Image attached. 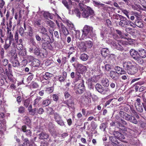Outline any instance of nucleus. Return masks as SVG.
I'll return each mask as SVG.
<instances>
[{"mask_svg":"<svg viewBox=\"0 0 146 146\" xmlns=\"http://www.w3.org/2000/svg\"><path fill=\"white\" fill-rule=\"evenodd\" d=\"M123 67L129 74L133 75L137 72L138 71L137 64L135 62L129 61L123 62Z\"/></svg>","mask_w":146,"mask_h":146,"instance_id":"obj_1","label":"nucleus"},{"mask_svg":"<svg viewBox=\"0 0 146 146\" xmlns=\"http://www.w3.org/2000/svg\"><path fill=\"white\" fill-rule=\"evenodd\" d=\"M76 76L74 80L75 82L78 81V80L81 79V75L80 74H82L84 72L86 71V67L80 64H76Z\"/></svg>","mask_w":146,"mask_h":146,"instance_id":"obj_2","label":"nucleus"},{"mask_svg":"<svg viewBox=\"0 0 146 146\" xmlns=\"http://www.w3.org/2000/svg\"><path fill=\"white\" fill-rule=\"evenodd\" d=\"M95 32L92 27L86 25L83 28L82 36H88L91 37H95L96 35Z\"/></svg>","mask_w":146,"mask_h":146,"instance_id":"obj_3","label":"nucleus"},{"mask_svg":"<svg viewBox=\"0 0 146 146\" xmlns=\"http://www.w3.org/2000/svg\"><path fill=\"white\" fill-rule=\"evenodd\" d=\"M129 53L131 57L139 64H142L144 63V60L139 56L138 51L133 49H131L129 51Z\"/></svg>","mask_w":146,"mask_h":146,"instance_id":"obj_4","label":"nucleus"},{"mask_svg":"<svg viewBox=\"0 0 146 146\" xmlns=\"http://www.w3.org/2000/svg\"><path fill=\"white\" fill-rule=\"evenodd\" d=\"M79 80L80 83L74 86V89L79 94H81L84 92L85 89L84 80L81 79Z\"/></svg>","mask_w":146,"mask_h":146,"instance_id":"obj_5","label":"nucleus"},{"mask_svg":"<svg viewBox=\"0 0 146 146\" xmlns=\"http://www.w3.org/2000/svg\"><path fill=\"white\" fill-rule=\"evenodd\" d=\"M42 46L44 47H46L48 45L49 46H51L50 43L53 42V41L51 40L48 34L42 35Z\"/></svg>","mask_w":146,"mask_h":146,"instance_id":"obj_6","label":"nucleus"},{"mask_svg":"<svg viewBox=\"0 0 146 146\" xmlns=\"http://www.w3.org/2000/svg\"><path fill=\"white\" fill-rule=\"evenodd\" d=\"M94 13V11L90 7L87 6L83 9L82 15L83 18H87L89 16L93 15Z\"/></svg>","mask_w":146,"mask_h":146,"instance_id":"obj_7","label":"nucleus"},{"mask_svg":"<svg viewBox=\"0 0 146 146\" xmlns=\"http://www.w3.org/2000/svg\"><path fill=\"white\" fill-rule=\"evenodd\" d=\"M119 17L120 21L119 23V25L123 27H127L129 25V21L125 17L119 15Z\"/></svg>","mask_w":146,"mask_h":146,"instance_id":"obj_8","label":"nucleus"},{"mask_svg":"<svg viewBox=\"0 0 146 146\" xmlns=\"http://www.w3.org/2000/svg\"><path fill=\"white\" fill-rule=\"evenodd\" d=\"M77 45L78 48L81 52H86L87 47L85 42H79L77 43Z\"/></svg>","mask_w":146,"mask_h":146,"instance_id":"obj_9","label":"nucleus"},{"mask_svg":"<svg viewBox=\"0 0 146 146\" xmlns=\"http://www.w3.org/2000/svg\"><path fill=\"white\" fill-rule=\"evenodd\" d=\"M63 103L66 104L68 108H71L72 109H74V101L72 99H69L68 100L64 101Z\"/></svg>","mask_w":146,"mask_h":146,"instance_id":"obj_10","label":"nucleus"},{"mask_svg":"<svg viewBox=\"0 0 146 146\" xmlns=\"http://www.w3.org/2000/svg\"><path fill=\"white\" fill-rule=\"evenodd\" d=\"M62 2L66 8L70 11L72 8V1L70 0H63L62 1Z\"/></svg>","mask_w":146,"mask_h":146,"instance_id":"obj_11","label":"nucleus"},{"mask_svg":"<svg viewBox=\"0 0 146 146\" xmlns=\"http://www.w3.org/2000/svg\"><path fill=\"white\" fill-rule=\"evenodd\" d=\"M37 107H34L33 109L32 108V105L30 104L28 108L29 113L30 115H37Z\"/></svg>","mask_w":146,"mask_h":146,"instance_id":"obj_12","label":"nucleus"},{"mask_svg":"<svg viewBox=\"0 0 146 146\" xmlns=\"http://www.w3.org/2000/svg\"><path fill=\"white\" fill-rule=\"evenodd\" d=\"M119 73L115 71H111L110 73V76L114 80H118L119 78Z\"/></svg>","mask_w":146,"mask_h":146,"instance_id":"obj_13","label":"nucleus"},{"mask_svg":"<svg viewBox=\"0 0 146 146\" xmlns=\"http://www.w3.org/2000/svg\"><path fill=\"white\" fill-rule=\"evenodd\" d=\"M113 134L115 137L119 139L121 141H122L125 139V137L124 135L118 131H114L113 132Z\"/></svg>","mask_w":146,"mask_h":146,"instance_id":"obj_14","label":"nucleus"},{"mask_svg":"<svg viewBox=\"0 0 146 146\" xmlns=\"http://www.w3.org/2000/svg\"><path fill=\"white\" fill-rule=\"evenodd\" d=\"M81 101L83 104L86 106L88 105L90 102L88 97L84 95L81 96Z\"/></svg>","mask_w":146,"mask_h":146,"instance_id":"obj_15","label":"nucleus"},{"mask_svg":"<svg viewBox=\"0 0 146 146\" xmlns=\"http://www.w3.org/2000/svg\"><path fill=\"white\" fill-rule=\"evenodd\" d=\"M119 114L121 117L124 119L128 121H129L130 120V119L131 116L122 111H121L119 112Z\"/></svg>","mask_w":146,"mask_h":146,"instance_id":"obj_16","label":"nucleus"},{"mask_svg":"<svg viewBox=\"0 0 146 146\" xmlns=\"http://www.w3.org/2000/svg\"><path fill=\"white\" fill-rule=\"evenodd\" d=\"M117 44L115 47V48L119 50H123L122 45L124 44L125 42L122 40H117Z\"/></svg>","mask_w":146,"mask_h":146,"instance_id":"obj_17","label":"nucleus"},{"mask_svg":"<svg viewBox=\"0 0 146 146\" xmlns=\"http://www.w3.org/2000/svg\"><path fill=\"white\" fill-rule=\"evenodd\" d=\"M10 61L11 63L12 66L14 67H18L19 66V63L15 57L11 58Z\"/></svg>","mask_w":146,"mask_h":146,"instance_id":"obj_18","label":"nucleus"},{"mask_svg":"<svg viewBox=\"0 0 146 146\" xmlns=\"http://www.w3.org/2000/svg\"><path fill=\"white\" fill-rule=\"evenodd\" d=\"M42 99V98L40 96H37L36 98L34 100V103L33 106L34 107H38L40 106V101Z\"/></svg>","mask_w":146,"mask_h":146,"instance_id":"obj_19","label":"nucleus"},{"mask_svg":"<svg viewBox=\"0 0 146 146\" xmlns=\"http://www.w3.org/2000/svg\"><path fill=\"white\" fill-rule=\"evenodd\" d=\"M29 51L31 52H33L35 55H38L39 54V51L38 48L36 47L34 48L31 47L29 49Z\"/></svg>","mask_w":146,"mask_h":146,"instance_id":"obj_20","label":"nucleus"},{"mask_svg":"<svg viewBox=\"0 0 146 146\" xmlns=\"http://www.w3.org/2000/svg\"><path fill=\"white\" fill-rule=\"evenodd\" d=\"M95 88L96 90L99 93H102L104 91V88L102 86L101 84L99 83H97L96 84Z\"/></svg>","mask_w":146,"mask_h":146,"instance_id":"obj_21","label":"nucleus"},{"mask_svg":"<svg viewBox=\"0 0 146 146\" xmlns=\"http://www.w3.org/2000/svg\"><path fill=\"white\" fill-rule=\"evenodd\" d=\"M126 134L127 136L129 138L135 137L134 132L129 129H128L127 130Z\"/></svg>","mask_w":146,"mask_h":146,"instance_id":"obj_22","label":"nucleus"},{"mask_svg":"<svg viewBox=\"0 0 146 146\" xmlns=\"http://www.w3.org/2000/svg\"><path fill=\"white\" fill-rule=\"evenodd\" d=\"M39 138L41 139H46L48 138V134L45 132H42L39 135Z\"/></svg>","mask_w":146,"mask_h":146,"instance_id":"obj_23","label":"nucleus"},{"mask_svg":"<svg viewBox=\"0 0 146 146\" xmlns=\"http://www.w3.org/2000/svg\"><path fill=\"white\" fill-rule=\"evenodd\" d=\"M139 56L145 58L146 57V50L143 49H141L138 50Z\"/></svg>","mask_w":146,"mask_h":146,"instance_id":"obj_24","label":"nucleus"},{"mask_svg":"<svg viewBox=\"0 0 146 146\" xmlns=\"http://www.w3.org/2000/svg\"><path fill=\"white\" fill-rule=\"evenodd\" d=\"M101 51V54L104 57H106L109 54V51L108 48H103Z\"/></svg>","mask_w":146,"mask_h":146,"instance_id":"obj_25","label":"nucleus"},{"mask_svg":"<svg viewBox=\"0 0 146 146\" xmlns=\"http://www.w3.org/2000/svg\"><path fill=\"white\" fill-rule=\"evenodd\" d=\"M7 33H8V40H9L10 42H11L13 41L14 40L13 33L11 31H9V27H7Z\"/></svg>","mask_w":146,"mask_h":146,"instance_id":"obj_26","label":"nucleus"},{"mask_svg":"<svg viewBox=\"0 0 146 146\" xmlns=\"http://www.w3.org/2000/svg\"><path fill=\"white\" fill-rule=\"evenodd\" d=\"M60 25H61L62 30L64 34L66 36L68 35L69 34V32L68 29L62 23H61Z\"/></svg>","mask_w":146,"mask_h":146,"instance_id":"obj_27","label":"nucleus"},{"mask_svg":"<svg viewBox=\"0 0 146 146\" xmlns=\"http://www.w3.org/2000/svg\"><path fill=\"white\" fill-rule=\"evenodd\" d=\"M24 105L26 108L27 107L29 106H30L32 102L31 100L29 99L28 98L25 100L23 101Z\"/></svg>","mask_w":146,"mask_h":146,"instance_id":"obj_28","label":"nucleus"},{"mask_svg":"<svg viewBox=\"0 0 146 146\" xmlns=\"http://www.w3.org/2000/svg\"><path fill=\"white\" fill-rule=\"evenodd\" d=\"M66 23L69 29L70 30L75 31V28L74 25L71 21L68 20L66 21Z\"/></svg>","mask_w":146,"mask_h":146,"instance_id":"obj_29","label":"nucleus"},{"mask_svg":"<svg viewBox=\"0 0 146 146\" xmlns=\"http://www.w3.org/2000/svg\"><path fill=\"white\" fill-rule=\"evenodd\" d=\"M22 138L24 141L23 144L24 146H30L31 143L27 138H25L23 136H22Z\"/></svg>","mask_w":146,"mask_h":146,"instance_id":"obj_30","label":"nucleus"},{"mask_svg":"<svg viewBox=\"0 0 146 146\" xmlns=\"http://www.w3.org/2000/svg\"><path fill=\"white\" fill-rule=\"evenodd\" d=\"M101 83L105 87H108L109 84V80L106 78H103L101 80Z\"/></svg>","mask_w":146,"mask_h":146,"instance_id":"obj_31","label":"nucleus"},{"mask_svg":"<svg viewBox=\"0 0 146 146\" xmlns=\"http://www.w3.org/2000/svg\"><path fill=\"white\" fill-rule=\"evenodd\" d=\"M52 74L49 72H46L45 74L43 76V78L46 80H48L50 79L52 77Z\"/></svg>","mask_w":146,"mask_h":146,"instance_id":"obj_32","label":"nucleus"},{"mask_svg":"<svg viewBox=\"0 0 146 146\" xmlns=\"http://www.w3.org/2000/svg\"><path fill=\"white\" fill-rule=\"evenodd\" d=\"M43 16L46 19L48 18H49L50 19H52V16L51 15L50 13L48 12H44L43 13Z\"/></svg>","mask_w":146,"mask_h":146,"instance_id":"obj_33","label":"nucleus"},{"mask_svg":"<svg viewBox=\"0 0 146 146\" xmlns=\"http://www.w3.org/2000/svg\"><path fill=\"white\" fill-rule=\"evenodd\" d=\"M62 118V117L60 114L57 112H54V118L55 121L59 120Z\"/></svg>","mask_w":146,"mask_h":146,"instance_id":"obj_34","label":"nucleus"},{"mask_svg":"<svg viewBox=\"0 0 146 146\" xmlns=\"http://www.w3.org/2000/svg\"><path fill=\"white\" fill-rule=\"evenodd\" d=\"M88 55L86 54H81L80 56V59L84 61L87 60L88 58Z\"/></svg>","mask_w":146,"mask_h":146,"instance_id":"obj_35","label":"nucleus"},{"mask_svg":"<svg viewBox=\"0 0 146 146\" xmlns=\"http://www.w3.org/2000/svg\"><path fill=\"white\" fill-rule=\"evenodd\" d=\"M28 28V32L27 33L28 35L30 36H33L34 35L33 29L30 26H29Z\"/></svg>","mask_w":146,"mask_h":146,"instance_id":"obj_36","label":"nucleus"},{"mask_svg":"<svg viewBox=\"0 0 146 146\" xmlns=\"http://www.w3.org/2000/svg\"><path fill=\"white\" fill-rule=\"evenodd\" d=\"M115 31L116 33L121 38H124L125 36H127L126 35L123 34L122 32L119 30L116 29Z\"/></svg>","mask_w":146,"mask_h":146,"instance_id":"obj_37","label":"nucleus"},{"mask_svg":"<svg viewBox=\"0 0 146 146\" xmlns=\"http://www.w3.org/2000/svg\"><path fill=\"white\" fill-rule=\"evenodd\" d=\"M135 25L139 28H142L143 26V23L140 21L137 20L135 22Z\"/></svg>","mask_w":146,"mask_h":146,"instance_id":"obj_38","label":"nucleus"},{"mask_svg":"<svg viewBox=\"0 0 146 146\" xmlns=\"http://www.w3.org/2000/svg\"><path fill=\"white\" fill-rule=\"evenodd\" d=\"M93 3L94 4L95 6H97L98 5H100V7L103 8H105L106 7V5L104 4L101 3L100 2H96L95 1H93Z\"/></svg>","mask_w":146,"mask_h":146,"instance_id":"obj_39","label":"nucleus"},{"mask_svg":"<svg viewBox=\"0 0 146 146\" xmlns=\"http://www.w3.org/2000/svg\"><path fill=\"white\" fill-rule=\"evenodd\" d=\"M85 42L86 44V45L87 46V48H91L93 45L92 42L90 40L86 41Z\"/></svg>","mask_w":146,"mask_h":146,"instance_id":"obj_40","label":"nucleus"},{"mask_svg":"<svg viewBox=\"0 0 146 146\" xmlns=\"http://www.w3.org/2000/svg\"><path fill=\"white\" fill-rule=\"evenodd\" d=\"M24 121L25 124L29 125L30 124L31 121L29 117L27 116H25L24 117Z\"/></svg>","mask_w":146,"mask_h":146,"instance_id":"obj_41","label":"nucleus"},{"mask_svg":"<svg viewBox=\"0 0 146 146\" xmlns=\"http://www.w3.org/2000/svg\"><path fill=\"white\" fill-rule=\"evenodd\" d=\"M57 123L61 126H65L64 121L62 119V118L56 121Z\"/></svg>","mask_w":146,"mask_h":146,"instance_id":"obj_42","label":"nucleus"},{"mask_svg":"<svg viewBox=\"0 0 146 146\" xmlns=\"http://www.w3.org/2000/svg\"><path fill=\"white\" fill-rule=\"evenodd\" d=\"M50 101L49 100H44L42 102V104L45 107L48 106L50 103Z\"/></svg>","mask_w":146,"mask_h":146,"instance_id":"obj_43","label":"nucleus"},{"mask_svg":"<svg viewBox=\"0 0 146 146\" xmlns=\"http://www.w3.org/2000/svg\"><path fill=\"white\" fill-rule=\"evenodd\" d=\"M129 121L135 124H137L138 123L137 120L134 117L132 116H131Z\"/></svg>","mask_w":146,"mask_h":146,"instance_id":"obj_44","label":"nucleus"},{"mask_svg":"<svg viewBox=\"0 0 146 146\" xmlns=\"http://www.w3.org/2000/svg\"><path fill=\"white\" fill-rule=\"evenodd\" d=\"M73 13L76 14L77 17H80L81 13L78 9H75L72 11Z\"/></svg>","mask_w":146,"mask_h":146,"instance_id":"obj_45","label":"nucleus"},{"mask_svg":"<svg viewBox=\"0 0 146 146\" xmlns=\"http://www.w3.org/2000/svg\"><path fill=\"white\" fill-rule=\"evenodd\" d=\"M95 78H89L88 80V85H90V86H92V83L93 82H96Z\"/></svg>","mask_w":146,"mask_h":146,"instance_id":"obj_46","label":"nucleus"},{"mask_svg":"<svg viewBox=\"0 0 146 146\" xmlns=\"http://www.w3.org/2000/svg\"><path fill=\"white\" fill-rule=\"evenodd\" d=\"M46 22L47 25L50 27H52L54 26V23L50 20H48Z\"/></svg>","mask_w":146,"mask_h":146,"instance_id":"obj_47","label":"nucleus"},{"mask_svg":"<svg viewBox=\"0 0 146 146\" xmlns=\"http://www.w3.org/2000/svg\"><path fill=\"white\" fill-rule=\"evenodd\" d=\"M33 63L35 66H38L40 64V62L38 59H36L33 62Z\"/></svg>","mask_w":146,"mask_h":146,"instance_id":"obj_48","label":"nucleus"},{"mask_svg":"<svg viewBox=\"0 0 146 146\" xmlns=\"http://www.w3.org/2000/svg\"><path fill=\"white\" fill-rule=\"evenodd\" d=\"M40 33L42 34V35L48 34L47 33V30L44 27L42 28L41 29Z\"/></svg>","mask_w":146,"mask_h":146,"instance_id":"obj_49","label":"nucleus"},{"mask_svg":"<svg viewBox=\"0 0 146 146\" xmlns=\"http://www.w3.org/2000/svg\"><path fill=\"white\" fill-rule=\"evenodd\" d=\"M48 113L49 114L52 115L54 114V110L53 109L51 108H48Z\"/></svg>","mask_w":146,"mask_h":146,"instance_id":"obj_50","label":"nucleus"},{"mask_svg":"<svg viewBox=\"0 0 146 146\" xmlns=\"http://www.w3.org/2000/svg\"><path fill=\"white\" fill-rule=\"evenodd\" d=\"M11 42H10L8 43H7L6 41H5V44L4 45V48L5 50H7L10 46Z\"/></svg>","mask_w":146,"mask_h":146,"instance_id":"obj_51","label":"nucleus"},{"mask_svg":"<svg viewBox=\"0 0 146 146\" xmlns=\"http://www.w3.org/2000/svg\"><path fill=\"white\" fill-rule=\"evenodd\" d=\"M44 112V110L42 108H40L38 109H37V114L38 113L39 114H42Z\"/></svg>","mask_w":146,"mask_h":146,"instance_id":"obj_52","label":"nucleus"},{"mask_svg":"<svg viewBox=\"0 0 146 146\" xmlns=\"http://www.w3.org/2000/svg\"><path fill=\"white\" fill-rule=\"evenodd\" d=\"M25 110V108L24 107L22 106H21L19 108L18 110V112L20 113H23Z\"/></svg>","mask_w":146,"mask_h":146,"instance_id":"obj_53","label":"nucleus"},{"mask_svg":"<svg viewBox=\"0 0 146 146\" xmlns=\"http://www.w3.org/2000/svg\"><path fill=\"white\" fill-rule=\"evenodd\" d=\"M79 6L80 9V10L82 11H83V9L85 7H87L85 5H84L83 3H80L79 4Z\"/></svg>","mask_w":146,"mask_h":146,"instance_id":"obj_54","label":"nucleus"},{"mask_svg":"<svg viewBox=\"0 0 146 146\" xmlns=\"http://www.w3.org/2000/svg\"><path fill=\"white\" fill-rule=\"evenodd\" d=\"M110 92V89L108 88H104V90L103 92V94H108Z\"/></svg>","mask_w":146,"mask_h":146,"instance_id":"obj_55","label":"nucleus"},{"mask_svg":"<svg viewBox=\"0 0 146 146\" xmlns=\"http://www.w3.org/2000/svg\"><path fill=\"white\" fill-rule=\"evenodd\" d=\"M69 50L70 51L69 52L68 54H70V55L72 54V52H74L76 50L75 48L74 47H70L69 48Z\"/></svg>","mask_w":146,"mask_h":146,"instance_id":"obj_56","label":"nucleus"},{"mask_svg":"<svg viewBox=\"0 0 146 146\" xmlns=\"http://www.w3.org/2000/svg\"><path fill=\"white\" fill-rule=\"evenodd\" d=\"M23 45L21 43L18 44L17 45V48L19 50H21L23 48Z\"/></svg>","mask_w":146,"mask_h":146,"instance_id":"obj_57","label":"nucleus"},{"mask_svg":"<svg viewBox=\"0 0 146 146\" xmlns=\"http://www.w3.org/2000/svg\"><path fill=\"white\" fill-rule=\"evenodd\" d=\"M25 133H26V135L27 137H30L32 135V133L29 129H27Z\"/></svg>","mask_w":146,"mask_h":146,"instance_id":"obj_58","label":"nucleus"},{"mask_svg":"<svg viewBox=\"0 0 146 146\" xmlns=\"http://www.w3.org/2000/svg\"><path fill=\"white\" fill-rule=\"evenodd\" d=\"M116 41L111 40V44L115 48L116 47L117 44V42H116Z\"/></svg>","mask_w":146,"mask_h":146,"instance_id":"obj_59","label":"nucleus"},{"mask_svg":"<svg viewBox=\"0 0 146 146\" xmlns=\"http://www.w3.org/2000/svg\"><path fill=\"white\" fill-rule=\"evenodd\" d=\"M138 108H137L136 109L139 112H142L143 111V107L141 106H138Z\"/></svg>","mask_w":146,"mask_h":146,"instance_id":"obj_60","label":"nucleus"},{"mask_svg":"<svg viewBox=\"0 0 146 146\" xmlns=\"http://www.w3.org/2000/svg\"><path fill=\"white\" fill-rule=\"evenodd\" d=\"M52 98L53 100L54 101H57L58 99V96L55 94H54L52 95Z\"/></svg>","mask_w":146,"mask_h":146,"instance_id":"obj_61","label":"nucleus"},{"mask_svg":"<svg viewBox=\"0 0 146 146\" xmlns=\"http://www.w3.org/2000/svg\"><path fill=\"white\" fill-rule=\"evenodd\" d=\"M114 69L117 72H120L121 70L122 69V68L119 66H117L115 67Z\"/></svg>","mask_w":146,"mask_h":146,"instance_id":"obj_62","label":"nucleus"},{"mask_svg":"<svg viewBox=\"0 0 146 146\" xmlns=\"http://www.w3.org/2000/svg\"><path fill=\"white\" fill-rule=\"evenodd\" d=\"M5 31H3L1 29H0V37H4L5 35Z\"/></svg>","mask_w":146,"mask_h":146,"instance_id":"obj_63","label":"nucleus"},{"mask_svg":"<svg viewBox=\"0 0 146 146\" xmlns=\"http://www.w3.org/2000/svg\"><path fill=\"white\" fill-rule=\"evenodd\" d=\"M47 142L46 141H44L41 142L40 146H47Z\"/></svg>","mask_w":146,"mask_h":146,"instance_id":"obj_64","label":"nucleus"}]
</instances>
